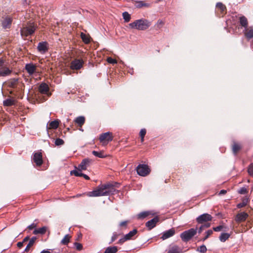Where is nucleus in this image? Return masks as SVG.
<instances>
[{
    "mask_svg": "<svg viewBox=\"0 0 253 253\" xmlns=\"http://www.w3.org/2000/svg\"><path fill=\"white\" fill-rule=\"evenodd\" d=\"M114 186L111 183L99 185L97 188L87 193L89 197H99L113 194L115 192Z\"/></svg>",
    "mask_w": 253,
    "mask_h": 253,
    "instance_id": "1",
    "label": "nucleus"
},
{
    "mask_svg": "<svg viewBox=\"0 0 253 253\" xmlns=\"http://www.w3.org/2000/svg\"><path fill=\"white\" fill-rule=\"evenodd\" d=\"M151 25V22L145 19H140L129 24V27L131 29L138 30H145Z\"/></svg>",
    "mask_w": 253,
    "mask_h": 253,
    "instance_id": "2",
    "label": "nucleus"
},
{
    "mask_svg": "<svg viewBox=\"0 0 253 253\" xmlns=\"http://www.w3.org/2000/svg\"><path fill=\"white\" fill-rule=\"evenodd\" d=\"M197 228H190L180 234V238L184 242H188L192 239L197 233Z\"/></svg>",
    "mask_w": 253,
    "mask_h": 253,
    "instance_id": "3",
    "label": "nucleus"
},
{
    "mask_svg": "<svg viewBox=\"0 0 253 253\" xmlns=\"http://www.w3.org/2000/svg\"><path fill=\"white\" fill-rule=\"evenodd\" d=\"M136 171L139 175L145 176L150 173V169L147 165L145 164H139L136 167Z\"/></svg>",
    "mask_w": 253,
    "mask_h": 253,
    "instance_id": "4",
    "label": "nucleus"
},
{
    "mask_svg": "<svg viewBox=\"0 0 253 253\" xmlns=\"http://www.w3.org/2000/svg\"><path fill=\"white\" fill-rule=\"evenodd\" d=\"M36 27L33 24H30L28 26L24 27L21 30V34L22 36L27 37L32 35L35 31Z\"/></svg>",
    "mask_w": 253,
    "mask_h": 253,
    "instance_id": "5",
    "label": "nucleus"
},
{
    "mask_svg": "<svg viewBox=\"0 0 253 253\" xmlns=\"http://www.w3.org/2000/svg\"><path fill=\"white\" fill-rule=\"evenodd\" d=\"M84 64L83 59H75L71 62L70 68L72 70H78L83 67Z\"/></svg>",
    "mask_w": 253,
    "mask_h": 253,
    "instance_id": "6",
    "label": "nucleus"
},
{
    "mask_svg": "<svg viewBox=\"0 0 253 253\" xmlns=\"http://www.w3.org/2000/svg\"><path fill=\"white\" fill-rule=\"evenodd\" d=\"M32 160L37 166H41L43 163L42 154L41 152H37L33 154Z\"/></svg>",
    "mask_w": 253,
    "mask_h": 253,
    "instance_id": "7",
    "label": "nucleus"
},
{
    "mask_svg": "<svg viewBox=\"0 0 253 253\" xmlns=\"http://www.w3.org/2000/svg\"><path fill=\"white\" fill-rule=\"evenodd\" d=\"M211 219L212 216L211 215L208 213H204L198 216L196 221L198 223L202 224L205 222L211 221Z\"/></svg>",
    "mask_w": 253,
    "mask_h": 253,
    "instance_id": "8",
    "label": "nucleus"
},
{
    "mask_svg": "<svg viewBox=\"0 0 253 253\" xmlns=\"http://www.w3.org/2000/svg\"><path fill=\"white\" fill-rule=\"evenodd\" d=\"M91 162V160L88 158L84 159L82 160V162L79 165L78 168H76L78 169L79 171L84 170L87 169V167L89 164Z\"/></svg>",
    "mask_w": 253,
    "mask_h": 253,
    "instance_id": "9",
    "label": "nucleus"
},
{
    "mask_svg": "<svg viewBox=\"0 0 253 253\" xmlns=\"http://www.w3.org/2000/svg\"><path fill=\"white\" fill-rule=\"evenodd\" d=\"M37 49L42 54H44L48 49V43L46 42H40L37 46Z\"/></svg>",
    "mask_w": 253,
    "mask_h": 253,
    "instance_id": "10",
    "label": "nucleus"
},
{
    "mask_svg": "<svg viewBox=\"0 0 253 253\" xmlns=\"http://www.w3.org/2000/svg\"><path fill=\"white\" fill-rule=\"evenodd\" d=\"M249 216L248 214L245 212H241L238 213L235 218L236 222L238 223H240L243 221H245L248 217Z\"/></svg>",
    "mask_w": 253,
    "mask_h": 253,
    "instance_id": "11",
    "label": "nucleus"
},
{
    "mask_svg": "<svg viewBox=\"0 0 253 253\" xmlns=\"http://www.w3.org/2000/svg\"><path fill=\"white\" fill-rule=\"evenodd\" d=\"M159 221V218L158 216H156L153 219L148 221L146 223L145 226L148 228L149 230H150L156 226L157 223Z\"/></svg>",
    "mask_w": 253,
    "mask_h": 253,
    "instance_id": "12",
    "label": "nucleus"
},
{
    "mask_svg": "<svg viewBox=\"0 0 253 253\" xmlns=\"http://www.w3.org/2000/svg\"><path fill=\"white\" fill-rule=\"evenodd\" d=\"M112 134L110 132L102 133L99 136V140L100 142H103L105 140H106L108 142H110L112 141Z\"/></svg>",
    "mask_w": 253,
    "mask_h": 253,
    "instance_id": "13",
    "label": "nucleus"
},
{
    "mask_svg": "<svg viewBox=\"0 0 253 253\" xmlns=\"http://www.w3.org/2000/svg\"><path fill=\"white\" fill-rule=\"evenodd\" d=\"M25 70L30 75H32L36 71V66L33 63L26 64Z\"/></svg>",
    "mask_w": 253,
    "mask_h": 253,
    "instance_id": "14",
    "label": "nucleus"
},
{
    "mask_svg": "<svg viewBox=\"0 0 253 253\" xmlns=\"http://www.w3.org/2000/svg\"><path fill=\"white\" fill-rule=\"evenodd\" d=\"M174 234L175 229L173 228H171L168 230L165 231L163 233L162 236L161 237V238L163 240H166L170 237H172V236L174 235Z\"/></svg>",
    "mask_w": 253,
    "mask_h": 253,
    "instance_id": "15",
    "label": "nucleus"
},
{
    "mask_svg": "<svg viewBox=\"0 0 253 253\" xmlns=\"http://www.w3.org/2000/svg\"><path fill=\"white\" fill-rule=\"evenodd\" d=\"M12 71L8 67L5 66L3 67H0V76L5 77L10 75Z\"/></svg>",
    "mask_w": 253,
    "mask_h": 253,
    "instance_id": "16",
    "label": "nucleus"
},
{
    "mask_svg": "<svg viewBox=\"0 0 253 253\" xmlns=\"http://www.w3.org/2000/svg\"><path fill=\"white\" fill-rule=\"evenodd\" d=\"M12 22V19L10 17H6L2 22L3 28H9Z\"/></svg>",
    "mask_w": 253,
    "mask_h": 253,
    "instance_id": "17",
    "label": "nucleus"
},
{
    "mask_svg": "<svg viewBox=\"0 0 253 253\" xmlns=\"http://www.w3.org/2000/svg\"><path fill=\"white\" fill-rule=\"evenodd\" d=\"M39 91L42 94H46L49 90V87L45 83H42L39 86Z\"/></svg>",
    "mask_w": 253,
    "mask_h": 253,
    "instance_id": "18",
    "label": "nucleus"
},
{
    "mask_svg": "<svg viewBox=\"0 0 253 253\" xmlns=\"http://www.w3.org/2000/svg\"><path fill=\"white\" fill-rule=\"evenodd\" d=\"M150 5V4L149 3H146L145 1L143 0L136 1L135 3V6L138 8H140L142 7H148Z\"/></svg>",
    "mask_w": 253,
    "mask_h": 253,
    "instance_id": "19",
    "label": "nucleus"
},
{
    "mask_svg": "<svg viewBox=\"0 0 253 253\" xmlns=\"http://www.w3.org/2000/svg\"><path fill=\"white\" fill-rule=\"evenodd\" d=\"M181 252L182 249L178 246L174 245L169 249L168 253H181Z\"/></svg>",
    "mask_w": 253,
    "mask_h": 253,
    "instance_id": "20",
    "label": "nucleus"
},
{
    "mask_svg": "<svg viewBox=\"0 0 253 253\" xmlns=\"http://www.w3.org/2000/svg\"><path fill=\"white\" fill-rule=\"evenodd\" d=\"M60 121L58 120H55L49 123L48 128L49 129H56L59 125Z\"/></svg>",
    "mask_w": 253,
    "mask_h": 253,
    "instance_id": "21",
    "label": "nucleus"
},
{
    "mask_svg": "<svg viewBox=\"0 0 253 253\" xmlns=\"http://www.w3.org/2000/svg\"><path fill=\"white\" fill-rule=\"evenodd\" d=\"M232 149L233 153L235 155H236L238 151L241 149V146L239 143L233 142Z\"/></svg>",
    "mask_w": 253,
    "mask_h": 253,
    "instance_id": "22",
    "label": "nucleus"
},
{
    "mask_svg": "<svg viewBox=\"0 0 253 253\" xmlns=\"http://www.w3.org/2000/svg\"><path fill=\"white\" fill-rule=\"evenodd\" d=\"M75 122L79 126H83L85 122V118L84 116H79L76 118Z\"/></svg>",
    "mask_w": 253,
    "mask_h": 253,
    "instance_id": "23",
    "label": "nucleus"
},
{
    "mask_svg": "<svg viewBox=\"0 0 253 253\" xmlns=\"http://www.w3.org/2000/svg\"><path fill=\"white\" fill-rule=\"evenodd\" d=\"M245 35L249 40L253 38V29L247 28L245 29Z\"/></svg>",
    "mask_w": 253,
    "mask_h": 253,
    "instance_id": "24",
    "label": "nucleus"
},
{
    "mask_svg": "<svg viewBox=\"0 0 253 253\" xmlns=\"http://www.w3.org/2000/svg\"><path fill=\"white\" fill-rule=\"evenodd\" d=\"M248 202L249 198L246 197L242 199L241 203H240L237 204V207L239 209L244 207L247 205Z\"/></svg>",
    "mask_w": 253,
    "mask_h": 253,
    "instance_id": "25",
    "label": "nucleus"
},
{
    "mask_svg": "<svg viewBox=\"0 0 253 253\" xmlns=\"http://www.w3.org/2000/svg\"><path fill=\"white\" fill-rule=\"evenodd\" d=\"M46 231V227L45 226L42 227L41 228H39L38 229H35L33 231V233L35 235L40 234H44Z\"/></svg>",
    "mask_w": 253,
    "mask_h": 253,
    "instance_id": "26",
    "label": "nucleus"
},
{
    "mask_svg": "<svg viewBox=\"0 0 253 253\" xmlns=\"http://www.w3.org/2000/svg\"><path fill=\"white\" fill-rule=\"evenodd\" d=\"M230 236V234L227 233H222L219 236V240L221 242H225Z\"/></svg>",
    "mask_w": 253,
    "mask_h": 253,
    "instance_id": "27",
    "label": "nucleus"
},
{
    "mask_svg": "<svg viewBox=\"0 0 253 253\" xmlns=\"http://www.w3.org/2000/svg\"><path fill=\"white\" fill-rule=\"evenodd\" d=\"M240 23L245 29L247 28L248 20L244 16L240 17Z\"/></svg>",
    "mask_w": 253,
    "mask_h": 253,
    "instance_id": "28",
    "label": "nucleus"
},
{
    "mask_svg": "<svg viewBox=\"0 0 253 253\" xmlns=\"http://www.w3.org/2000/svg\"><path fill=\"white\" fill-rule=\"evenodd\" d=\"M137 230L136 229H134L132 231H130L128 233L126 234L125 236L127 240L132 239V238L137 233Z\"/></svg>",
    "mask_w": 253,
    "mask_h": 253,
    "instance_id": "29",
    "label": "nucleus"
},
{
    "mask_svg": "<svg viewBox=\"0 0 253 253\" xmlns=\"http://www.w3.org/2000/svg\"><path fill=\"white\" fill-rule=\"evenodd\" d=\"M14 104V101L11 98H7L3 101V105L4 106H11Z\"/></svg>",
    "mask_w": 253,
    "mask_h": 253,
    "instance_id": "30",
    "label": "nucleus"
},
{
    "mask_svg": "<svg viewBox=\"0 0 253 253\" xmlns=\"http://www.w3.org/2000/svg\"><path fill=\"white\" fill-rule=\"evenodd\" d=\"M37 238L36 237H33L29 241L28 244L25 249V252H28L30 248L34 245Z\"/></svg>",
    "mask_w": 253,
    "mask_h": 253,
    "instance_id": "31",
    "label": "nucleus"
},
{
    "mask_svg": "<svg viewBox=\"0 0 253 253\" xmlns=\"http://www.w3.org/2000/svg\"><path fill=\"white\" fill-rule=\"evenodd\" d=\"M117 252L118 248L117 247H109L106 249L104 253H116Z\"/></svg>",
    "mask_w": 253,
    "mask_h": 253,
    "instance_id": "32",
    "label": "nucleus"
},
{
    "mask_svg": "<svg viewBox=\"0 0 253 253\" xmlns=\"http://www.w3.org/2000/svg\"><path fill=\"white\" fill-rule=\"evenodd\" d=\"M81 37L82 40L84 43H88L89 42H90L89 38L85 34H84V33H81Z\"/></svg>",
    "mask_w": 253,
    "mask_h": 253,
    "instance_id": "33",
    "label": "nucleus"
},
{
    "mask_svg": "<svg viewBox=\"0 0 253 253\" xmlns=\"http://www.w3.org/2000/svg\"><path fill=\"white\" fill-rule=\"evenodd\" d=\"M70 236L69 235H66L61 241V244L64 245H66L70 241Z\"/></svg>",
    "mask_w": 253,
    "mask_h": 253,
    "instance_id": "34",
    "label": "nucleus"
},
{
    "mask_svg": "<svg viewBox=\"0 0 253 253\" xmlns=\"http://www.w3.org/2000/svg\"><path fill=\"white\" fill-rule=\"evenodd\" d=\"M216 7L219 9L222 13H223L226 10L225 6L221 2H218L216 4Z\"/></svg>",
    "mask_w": 253,
    "mask_h": 253,
    "instance_id": "35",
    "label": "nucleus"
},
{
    "mask_svg": "<svg viewBox=\"0 0 253 253\" xmlns=\"http://www.w3.org/2000/svg\"><path fill=\"white\" fill-rule=\"evenodd\" d=\"M123 19L125 22H128L130 20V15L127 12H124L123 13Z\"/></svg>",
    "mask_w": 253,
    "mask_h": 253,
    "instance_id": "36",
    "label": "nucleus"
},
{
    "mask_svg": "<svg viewBox=\"0 0 253 253\" xmlns=\"http://www.w3.org/2000/svg\"><path fill=\"white\" fill-rule=\"evenodd\" d=\"M92 154L96 156V157H97L98 158H105L106 156L104 155L103 154V152H97V151H93L92 152Z\"/></svg>",
    "mask_w": 253,
    "mask_h": 253,
    "instance_id": "37",
    "label": "nucleus"
},
{
    "mask_svg": "<svg viewBox=\"0 0 253 253\" xmlns=\"http://www.w3.org/2000/svg\"><path fill=\"white\" fill-rule=\"evenodd\" d=\"M82 171H79L78 169H74L70 172V174L71 175H74L76 176H82L83 175V173L81 172Z\"/></svg>",
    "mask_w": 253,
    "mask_h": 253,
    "instance_id": "38",
    "label": "nucleus"
},
{
    "mask_svg": "<svg viewBox=\"0 0 253 253\" xmlns=\"http://www.w3.org/2000/svg\"><path fill=\"white\" fill-rule=\"evenodd\" d=\"M18 81V79L16 78H13L11 79L9 82V86L12 88L15 87Z\"/></svg>",
    "mask_w": 253,
    "mask_h": 253,
    "instance_id": "39",
    "label": "nucleus"
},
{
    "mask_svg": "<svg viewBox=\"0 0 253 253\" xmlns=\"http://www.w3.org/2000/svg\"><path fill=\"white\" fill-rule=\"evenodd\" d=\"M149 215L148 211H143L137 215V218L139 219H143L147 217Z\"/></svg>",
    "mask_w": 253,
    "mask_h": 253,
    "instance_id": "40",
    "label": "nucleus"
},
{
    "mask_svg": "<svg viewBox=\"0 0 253 253\" xmlns=\"http://www.w3.org/2000/svg\"><path fill=\"white\" fill-rule=\"evenodd\" d=\"M213 233V230L211 229H209L205 232V236L202 239L203 241L207 240L212 234Z\"/></svg>",
    "mask_w": 253,
    "mask_h": 253,
    "instance_id": "41",
    "label": "nucleus"
},
{
    "mask_svg": "<svg viewBox=\"0 0 253 253\" xmlns=\"http://www.w3.org/2000/svg\"><path fill=\"white\" fill-rule=\"evenodd\" d=\"M64 143V140L61 138H56L55 140V144L56 146H61L63 145Z\"/></svg>",
    "mask_w": 253,
    "mask_h": 253,
    "instance_id": "42",
    "label": "nucleus"
},
{
    "mask_svg": "<svg viewBox=\"0 0 253 253\" xmlns=\"http://www.w3.org/2000/svg\"><path fill=\"white\" fill-rule=\"evenodd\" d=\"M146 130L145 128L141 129L139 132L140 136L141 137V141L142 142H143V141H144V138L146 134Z\"/></svg>",
    "mask_w": 253,
    "mask_h": 253,
    "instance_id": "43",
    "label": "nucleus"
},
{
    "mask_svg": "<svg viewBox=\"0 0 253 253\" xmlns=\"http://www.w3.org/2000/svg\"><path fill=\"white\" fill-rule=\"evenodd\" d=\"M207 249L204 245H203L201 246L199 248L197 249V251L201 253H205L207 252Z\"/></svg>",
    "mask_w": 253,
    "mask_h": 253,
    "instance_id": "44",
    "label": "nucleus"
},
{
    "mask_svg": "<svg viewBox=\"0 0 253 253\" xmlns=\"http://www.w3.org/2000/svg\"><path fill=\"white\" fill-rule=\"evenodd\" d=\"M248 172L249 175L253 177V163L250 164L249 166Z\"/></svg>",
    "mask_w": 253,
    "mask_h": 253,
    "instance_id": "45",
    "label": "nucleus"
},
{
    "mask_svg": "<svg viewBox=\"0 0 253 253\" xmlns=\"http://www.w3.org/2000/svg\"><path fill=\"white\" fill-rule=\"evenodd\" d=\"M119 234H117L116 232H114L113 234V236H112L111 241L109 242V244L112 243L114 242L117 238Z\"/></svg>",
    "mask_w": 253,
    "mask_h": 253,
    "instance_id": "46",
    "label": "nucleus"
},
{
    "mask_svg": "<svg viewBox=\"0 0 253 253\" xmlns=\"http://www.w3.org/2000/svg\"><path fill=\"white\" fill-rule=\"evenodd\" d=\"M74 246L76 247V249L78 251H81L83 249V246L81 244L75 242L74 243Z\"/></svg>",
    "mask_w": 253,
    "mask_h": 253,
    "instance_id": "47",
    "label": "nucleus"
},
{
    "mask_svg": "<svg viewBox=\"0 0 253 253\" xmlns=\"http://www.w3.org/2000/svg\"><path fill=\"white\" fill-rule=\"evenodd\" d=\"M247 189L245 187H242L238 190V193L241 194H245L247 193Z\"/></svg>",
    "mask_w": 253,
    "mask_h": 253,
    "instance_id": "48",
    "label": "nucleus"
},
{
    "mask_svg": "<svg viewBox=\"0 0 253 253\" xmlns=\"http://www.w3.org/2000/svg\"><path fill=\"white\" fill-rule=\"evenodd\" d=\"M107 61L109 63L113 64H116L117 62L116 59H113L110 57L107 58Z\"/></svg>",
    "mask_w": 253,
    "mask_h": 253,
    "instance_id": "49",
    "label": "nucleus"
},
{
    "mask_svg": "<svg viewBox=\"0 0 253 253\" xmlns=\"http://www.w3.org/2000/svg\"><path fill=\"white\" fill-rule=\"evenodd\" d=\"M223 228L222 225H219L216 227H213V230L215 232L220 231Z\"/></svg>",
    "mask_w": 253,
    "mask_h": 253,
    "instance_id": "50",
    "label": "nucleus"
},
{
    "mask_svg": "<svg viewBox=\"0 0 253 253\" xmlns=\"http://www.w3.org/2000/svg\"><path fill=\"white\" fill-rule=\"evenodd\" d=\"M127 240L126 239V237L125 236L124 238H122L121 239H120L119 241H118V243L119 244H123V243H124L125 241H127Z\"/></svg>",
    "mask_w": 253,
    "mask_h": 253,
    "instance_id": "51",
    "label": "nucleus"
},
{
    "mask_svg": "<svg viewBox=\"0 0 253 253\" xmlns=\"http://www.w3.org/2000/svg\"><path fill=\"white\" fill-rule=\"evenodd\" d=\"M36 227V225L34 223H32L31 225H29L27 228L30 229L32 230V229L35 228Z\"/></svg>",
    "mask_w": 253,
    "mask_h": 253,
    "instance_id": "52",
    "label": "nucleus"
},
{
    "mask_svg": "<svg viewBox=\"0 0 253 253\" xmlns=\"http://www.w3.org/2000/svg\"><path fill=\"white\" fill-rule=\"evenodd\" d=\"M4 60L2 58H0V67H5V66H4Z\"/></svg>",
    "mask_w": 253,
    "mask_h": 253,
    "instance_id": "53",
    "label": "nucleus"
},
{
    "mask_svg": "<svg viewBox=\"0 0 253 253\" xmlns=\"http://www.w3.org/2000/svg\"><path fill=\"white\" fill-rule=\"evenodd\" d=\"M202 225L203 226L204 228H207L210 227L211 224L209 223H207Z\"/></svg>",
    "mask_w": 253,
    "mask_h": 253,
    "instance_id": "54",
    "label": "nucleus"
},
{
    "mask_svg": "<svg viewBox=\"0 0 253 253\" xmlns=\"http://www.w3.org/2000/svg\"><path fill=\"white\" fill-rule=\"evenodd\" d=\"M127 221H122L120 223V226H126V224H127Z\"/></svg>",
    "mask_w": 253,
    "mask_h": 253,
    "instance_id": "55",
    "label": "nucleus"
},
{
    "mask_svg": "<svg viewBox=\"0 0 253 253\" xmlns=\"http://www.w3.org/2000/svg\"><path fill=\"white\" fill-rule=\"evenodd\" d=\"M23 242H19L17 243V246L18 248H21L23 246Z\"/></svg>",
    "mask_w": 253,
    "mask_h": 253,
    "instance_id": "56",
    "label": "nucleus"
},
{
    "mask_svg": "<svg viewBox=\"0 0 253 253\" xmlns=\"http://www.w3.org/2000/svg\"><path fill=\"white\" fill-rule=\"evenodd\" d=\"M204 229V228L203 227V226L202 225H201L199 228L198 229V233L200 234L201 233L202 231L203 230V229Z\"/></svg>",
    "mask_w": 253,
    "mask_h": 253,
    "instance_id": "57",
    "label": "nucleus"
},
{
    "mask_svg": "<svg viewBox=\"0 0 253 253\" xmlns=\"http://www.w3.org/2000/svg\"><path fill=\"white\" fill-rule=\"evenodd\" d=\"M226 193V190H221L220 191L219 194V195H223Z\"/></svg>",
    "mask_w": 253,
    "mask_h": 253,
    "instance_id": "58",
    "label": "nucleus"
},
{
    "mask_svg": "<svg viewBox=\"0 0 253 253\" xmlns=\"http://www.w3.org/2000/svg\"><path fill=\"white\" fill-rule=\"evenodd\" d=\"M83 177H84L86 180H89L90 179L89 177L86 174H83Z\"/></svg>",
    "mask_w": 253,
    "mask_h": 253,
    "instance_id": "59",
    "label": "nucleus"
},
{
    "mask_svg": "<svg viewBox=\"0 0 253 253\" xmlns=\"http://www.w3.org/2000/svg\"><path fill=\"white\" fill-rule=\"evenodd\" d=\"M29 240V236H27L23 240L22 242H23V243L28 241Z\"/></svg>",
    "mask_w": 253,
    "mask_h": 253,
    "instance_id": "60",
    "label": "nucleus"
},
{
    "mask_svg": "<svg viewBox=\"0 0 253 253\" xmlns=\"http://www.w3.org/2000/svg\"><path fill=\"white\" fill-rule=\"evenodd\" d=\"M41 253H50L49 251L47 250H43Z\"/></svg>",
    "mask_w": 253,
    "mask_h": 253,
    "instance_id": "61",
    "label": "nucleus"
},
{
    "mask_svg": "<svg viewBox=\"0 0 253 253\" xmlns=\"http://www.w3.org/2000/svg\"><path fill=\"white\" fill-rule=\"evenodd\" d=\"M159 22H160V24H163V22L162 21H160Z\"/></svg>",
    "mask_w": 253,
    "mask_h": 253,
    "instance_id": "62",
    "label": "nucleus"
}]
</instances>
